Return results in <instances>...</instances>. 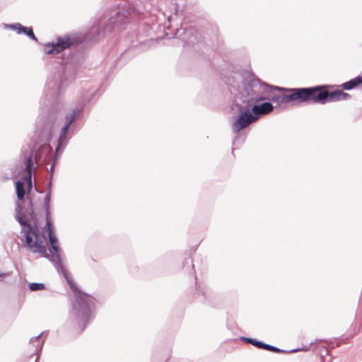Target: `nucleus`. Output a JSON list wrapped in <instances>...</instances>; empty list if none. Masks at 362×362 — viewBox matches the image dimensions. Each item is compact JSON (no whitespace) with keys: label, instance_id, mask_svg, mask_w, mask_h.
Listing matches in <instances>:
<instances>
[{"label":"nucleus","instance_id":"20e7f679","mask_svg":"<svg viewBox=\"0 0 362 362\" xmlns=\"http://www.w3.org/2000/svg\"><path fill=\"white\" fill-rule=\"evenodd\" d=\"M45 230L47 232L48 238L50 244L49 252L52 253V255H49L45 252L41 254L44 257L48 259L54 265L58 272H62L66 277V270L64 269L62 262L59 254V247L58 239L56 235L53 233L52 226L49 228H45Z\"/></svg>","mask_w":362,"mask_h":362},{"label":"nucleus","instance_id":"1a4fd4ad","mask_svg":"<svg viewBox=\"0 0 362 362\" xmlns=\"http://www.w3.org/2000/svg\"><path fill=\"white\" fill-rule=\"evenodd\" d=\"M70 45L71 39L69 36L59 37L56 42L45 44L43 51L45 54H57L69 48Z\"/></svg>","mask_w":362,"mask_h":362},{"label":"nucleus","instance_id":"f03ea898","mask_svg":"<svg viewBox=\"0 0 362 362\" xmlns=\"http://www.w3.org/2000/svg\"><path fill=\"white\" fill-rule=\"evenodd\" d=\"M21 205H16V219L21 225V233L24 237L25 247L33 253L45 254V245L39 233L28 222L25 214L20 212Z\"/></svg>","mask_w":362,"mask_h":362},{"label":"nucleus","instance_id":"b1692460","mask_svg":"<svg viewBox=\"0 0 362 362\" xmlns=\"http://www.w3.org/2000/svg\"><path fill=\"white\" fill-rule=\"evenodd\" d=\"M6 274H0V276H6Z\"/></svg>","mask_w":362,"mask_h":362},{"label":"nucleus","instance_id":"6e6552de","mask_svg":"<svg viewBox=\"0 0 362 362\" xmlns=\"http://www.w3.org/2000/svg\"><path fill=\"white\" fill-rule=\"evenodd\" d=\"M79 115V110L78 109H74L72 111L71 114L66 115L65 116V124L62 127L58 141H57V146L55 149L56 153H58V152L64 148L65 146L67 144V139H66V134L69 130V128L73 121L75 119V118Z\"/></svg>","mask_w":362,"mask_h":362},{"label":"nucleus","instance_id":"aec40b11","mask_svg":"<svg viewBox=\"0 0 362 362\" xmlns=\"http://www.w3.org/2000/svg\"><path fill=\"white\" fill-rule=\"evenodd\" d=\"M29 288L31 291H41L45 288V285L43 283L32 282L29 284Z\"/></svg>","mask_w":362,"mask_h":362},{"label":"nucleus","instance_id":"6ab92c4d","mask_svg":"<svg viewBox=\"0 0 362 362\" xmlns=\"http://www.w3.org/2000/svg\"><path fill=\"white\" fill-rule=\"evenodd\" d=\"M242 339L250 344H252L253 346L257 347V348H262L263 346V342L261 341H258L255 338H250V337H242Z\"/></svg>","mask_w":362,"mask_h":362},{"label":"nucleus","instance_id":"4468645a","mask_svg":"<svg viewBox=\"0 0 362 362\" xmlns=\"http://www.w3.org/2000/svg\"><path fill=\"white\" fill-rule=\"evenodd\" d=\"M33 161L32 158L30 157L26 160V165H25V170L27 172V176H28V184L30 187L32 185L31 182V175H32V170H33Z\"/></svg>","mask_w":362,"mask_h":362},{"label":"nucleus","instance_id":"f257e3e1","mask_svg":"<svg viewBox=\"0 0 362 362\" xmlns=\"http://www.w3.org/2000/svg\"><path fill=\"white\" fill-rule=\"evenodd\" d=\"M74 291V299L66 320V326L75 334L81 333L94 318L95 298L80 291L70 284Z\"/></svg>","mask_w":362,"mask_h":362},{"label":"nucleus","instance_id":"0eeeda50","mask_svg":"<svg viewBox=\"0 0 362 362\" xmlns=\"http://www.w3.org/2000/svg\"><path fill=\"white\" fill-rule=\"evenodd\" d=\"M320 90L317 91V94L315 98L317 103L325 104L328 102H335L344 100L349 98V94L342 90L328 91L326 90V86H319Z\"/></svg>","mask_w":362,"mask_h":362},{"label":"nucleus","instance_id":"9d476101","mask_svg":"<svg viewBox=\"0 0 362 362\" xmlns=\"http://www.w3.org/2000/svg\"><path fill=\"white\" fill-rule=\"evenodd\" d=\"M248 107H250V112L253 115V117L255 116L257 117V120L261 115H267L274 109L273 105L269 101L264 102L261 104H258V103L254 105L251 104V105H248Z\"/></svg>","mask_w":362,"mask_h":362},{"label":"nucleus","instance_id":"2eb2a0df","mask_svg":"<svg viewBox=\"0 0 362 362\" xmlns=\"http://www.w3.org/2000/svg\"><path fill=\"white\" fill-rule=\"evenodd\" d=\"M21 34H24L25 35H26L27 37H28L30 39L37 42V37H35L34 33H33V30L31 27H25V26H23L22 28V30H21Z\"/></svg>","mask_w":362,"mask_h":362},{"label":"nucleus","instance_id":"4be33fe9","mask_svg":"<svg viewBox=\"0 0 362 362\" xmlns=\"http://www.w3.org/2000/svg\"><path fill=\"white\" fill-rule=\"evenodd\" d=\"M313 343L311 342L308 346H304L301 348H298V349H292L291 351H289L290 352H296V351H308L309 347L313 344Z\"/></svg>","mask_w":362,"mask_h":362},{"label":"nucleus","instance_id":"412c9836","mask_svg":"<svg viewBox=\"0 0 362 362\" xmlns=\"http://www.w3.org/2000/svg\"><path fill=\"white\" fill-rule=\"evenodd\" d=\"M261 349H264L266 350H269V351L276 352V353H281V352H286V351L285 350L280 349L279 348H278L276 346H272V345H270V344H265L264 342H263V346H262Z\"/></svg>","mask_w":362,"mask_h":362},{"label":"nucleus","instance_id":"39448f33","mask_svg":"<svg viewBox=\"0 0 362 362\" xmlns=\"http://www.w3.org/2000/svg\"><path fill=\"white\" fill-rule=\"evenodd\" d=\"M276 88L279 90H286L289 92L291 103L294 101H298L299 103L311 101L314 103H317L315 100V98L317 94V91L320 90V87L317 86L309 88Z\"/></svg>","mask_w":362,"mask_h":362},{"label":"nucleus","instance_id":"423d86ee","mask_svg":"<svg viewBox=\"0 0 362 362\" xmlns=\"http://www.w3.org/2000/svg\"><path fill=\"white\" fill-rule=\"evenodd\" d=\"M238 112V115L233 117L231 124V129L235 134H238L241 130L257 121V117H253L248 107H240Z\"/></svg>","mask_w":362,"mask_h":362},{"label":"nucleus","instance_id":"f3484780","mask_svg":"<svg viewBox=\"0 0 362 362\" xmlns=\"http://www.w3.org/2000/svg\"><path fill=\"white\" fill-rule=\"evenodd\" d=\"M4 28L15 31L18 35L21 34L23 25L20 23L5 24Z\"/></svg>","mask_w":362,"mask_h":362},{"label":"nucleus","instance_id":"5701e85b","mask_svg":"<svg viewBox=\"0 0 362 362\" xmlns=\"http://www.w3.org/2000/svg\"><path fill=\"white\" fill-rule=\"evenodd\" d=\"M50 202V193L48 192L46 194L45 199H44V205L49 204Z\"/></svg>","mask_w":362,"mask_h":362},{"label":"nucleus","instance_id":"393cba45","mask_svg":"<svg viewBox=\"0 0 362 362\" xmlns=\"http://www.w3.org/2000/svg\"><path fill=\"white\" fill-rule=\"evenodd\" d=\"M50 170L52 171L53 170V165L51 166L50 168Z\"/></svg>","mask_w":362,"mask_h":362},{"label":"nucleus","instance_id":"f8f14e48","mask_svg":"<svg viewBox=\"0 0 362 362\" xmlns=\"http://www.w3.org/2000/svg\"><path fill=\"white\" fill-rule=\"evenodd\" d=\"M362 83V77L358 76L350 81L345 82L341 84L343 89L346 90H350L355 88L357 86Z\"/></svg>","mask_w":362,"mask_h":362},{"label":"nucleus","instance_id":"dca6fc26","mask_svg":"<svg viewBox=\"0 0 362 362\" xmlns=\"http://www.w3.org/2000/svg\"><path fill=\"white\" fill-rule=\"evenodd\" d=\"M42 334H43V332L40 333L38 335L31 337L30 339V343L37 342V344L35 345L36 346L37 351L41 350L43 346L44 341L40 340V337L42 335Z\"/></svg>","mask_w":362,"mask_h":362},{"label":"nucleus","instance_id":"a211bd4d","mask_svg":"<svg viewBox=\"0 0 362 362\" xmlns=\"http://www.w3.org/2000/svg\"><path fill=\"white\" fill-rule=\"evenodd\" d=\"M44 209H45V220H46V223H45V228H49V226H52L49 204L44 205Z\"/></svg>","mask_w":362,"mask_h":362},{"label":"nucleus","instance_id":"7ed1b4c3","mask_svg":"<svg viewBox=\"0 0 362 362\" xmlns=\"http://www.w3.org/2000/svg\"><path fill=\"white\" fill-rule=\"evenodd\" d=\"M273 87L257 79H251L244 85L243 95L247 98V104L257 103L269 99V93Z\"/></svg>","mask_w":362,"mask_h":362},{"label":"nucleus","instance_id":"ddd939ff","mask_svg":"<svg viewBox=\"0 0 362 362\" xmlns=\"http://www.w3.org/2000/svg\"><path fill=\"white\" fill-rule=\"evenodd\" d=\"M16 191L17 198L22 201L25 196L24 183L22 181L18 180L16 182Z\"/></svg>","mask_w":362,"mask_h":362},{"label":"nucleus","instance_id":"9b49d317","mask_svg":"<svg viewBox=\"0 0 362 362\" xmlns=\"http://www.w3.org/2000/svg\"><path fill=\"white\" fill-rule=\"evenodd\" d=\"M267 100H271L276 103V107L280 108H286L288 107V104L291 103L289 94H273L269 96Z\"/></svg>","mask_w":362,"mask_h":362}]
</instances>
